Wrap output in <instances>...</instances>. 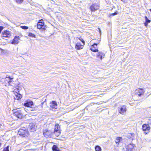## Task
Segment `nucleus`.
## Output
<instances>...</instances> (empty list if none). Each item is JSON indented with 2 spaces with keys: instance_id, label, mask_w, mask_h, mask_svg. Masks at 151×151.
I'll list each match as a JSON object with an SVG mask.
<instances>
[{
  "instance_id": "f257e3e1",
  "label": "nucleus",
  "mask_w": 151,
  "mask_h": 151,
  "mask_svg": "<svg viewBox=\"0 0 151 151\" xmlns=\"http://www.w3.org/2000/svg\"><path fill=\"white\" fill-rule=\"evenodd\" d=\"M24 105V106L29 107V110L31 111H36L38 109V106H33V103L31 101H26Z\"/></svg>"
},
{
  "instance_id": "f03ea898",
  "label": "nucleus",
  "mask_w": 151,
  "mask_h": 151,
  "mask_svg": "<svg viewBox=\"0 0 151 151\" xmlns=\"http://www.w3.org/2000/svg\"><path fill=\"white\" fill-rule=\"evenodd\" d=\"M24 129H20L18 132V134L23 137H28L29 135L28 131L24 128Z\"/></svg>"
},
{
  "instance_id": "7ed1b4c3",
  "label": "nucleus",
  "mask_w": 151,
  "mask_h": 151,
  "mask_svg": "<svg viewBox=\"0 0 151 151\" xmlns=\"http://www.w3.org/2000/svg\"><path fill=\"white\" fill-rule=\"evenodd\" d=\"M145 92V91L142 88H138L135 91V95L140 97L141 95H143Z\"/></svg>"
},
{
  "instance_id": "20e7f679",
  "label": "nucleus",
  "mask_w": 151,
  "mask_h": 151,
  "mask_svg": "<svg viewBox=\"0 0 151 151\" xmlns=\"http://www.w3.org/2000/svg\"><path fill=\"white\" fill-rule=\"evenodd\" d=\"M43 134L45 137H50L52 134H53V133L50 130L45 129L43 131Z\"/></svg>"
},
{
  "instance_id": "39448f33",
  "label": "nucleus",
  "mask_w": 151,
  "mask_h": 151,
  "mask_svg": "<svg viewBox=\"0 0 151 151\" xmlns=\"http://www.w3.org/2000/svg\"><path fill=\"white\" fill-rule=\"evenodd\" d=\"M150 128L148 124H144L142 126V130L146 133H148L150 129Z\"/></svg>"
},
{
  "instance_id": "423d86ee",
  "label": "nucleus",
  "mask_w": 151,
  "mask_h": 151,
  "mask_svg": "<svg viewBox=\"0 0 151 151\" xmlns=\"http://www.w3.org/2000/svg\"><path fill=\"white\" fill-rule=\"evenodd\" d=\"M118 111L121 114H124L126 111V106L124 105L119 107Z\"/></svg>"
},
{
  "instance_id": "0eeeda50",
  "label": "nucleus",
  "mask_w": 151,
  "mask_h": 151,
  "mask_svg": "<svg viewBox=\"0 0 151 151\" xmlns=\"http://www.w3.org/2000/svg\"><path fill=\"white\" fill-rule=\"evenodd\" d=\"M14 115L19 119H21L23 116L22 112L20 110H17L14 113Z\"/></svg>"
},
{
  "instance_id": "6e6552de",
  "label": "nucleus",
  "mask_w": 151,
  "mask_h": 151,
  "mask_svg": "<svg viewBox=\"0 0 151 151\" xmlns=\"http://www.w3.org/2000/svg\"><path fill=\"white\" fill-rule=\"evenodd\" d=\"M99 8V6L97 4H93L91 5L90 7V9L92 12H94L96 10L98 9Z\"/></svg>"
},
{
  "instance_id": "1a4fd4ad",
  "label": "nucleus",
  "mask_w": 151,
  "mask_h": 151,
  "mask_svg": "<svg viewBox=\"0 0 151 151\" xmlns=\"http://www.w3.org/2000/svg\"><path fill=\"white\" fill-rule=\"evenodd\" d=\"M37 128V126L34 124H30L29 125V129L30 132H34L35 131Z\"/></svg>"
},
{
  "instance_id": "9d476101",
  "label": "nucleus",
  "mask_w": 151,
  "mask_h": 151,
  "mask_svg": "<svg viewBox=\"0 0 151 151\" xmlns=\"http://www.w3.org/2000/svg\"><path fill=\"white\" fill-rule=\"evenodd\" d=\"M2 37H9L11 36V32L10 31L6 30L2 32Z\"/></svg>"
},
{
  "instance_id": "9b49d317",
  "label": "nucleus",
  "mask_w": 151,
  "mask_h": 151,
  "mask_svg": "<svg viewBox=\"0 0 151 151\" xmlns=\"http://www.w3.org/2000/svg\"><path fill=\"white\" fill-rule=\"evenodd\" d=\"M20 40L19 37L18 36H16L13 39L11 43L14 44H17L19 42V40Z\"/></svg>"
},
{
  "instance_id": "f8f14e48",
  "label": "nucleus",
  "mask_w": 151,
  "mask_h": 151,
  "mask_svg": "<svg viewBox=\"0 0 151 151\" xmlns=\"http://www.w3.org/2000/svg\"><path fill=\"white\" fill-rule=\"evenodd\" d=\"M90 50L93 52H97L98 50L97 48V44L96 43H94L92 45L90 48Z\"/></svg>"
},
{
  "instance_id": "ddd939ff",
  "label": "nucleus",
  "mask_w": 151,
  "mask_h": 151,
  "mask_svg": "<svg viewBox=\"0 0 151 151\" xmlns=\"http://www.w3.org/2000/svg\"><path fill=\"white\" fill-rule=\"evenodd\" d=\"M50 106L51 108L55 109H56L57 108V104L56 101H53L50 103Z\"/></svg>"
},
{
  "instance_id": "4468645a",
  "label": "nucleus",
  "mask_w": 151,
  "mask_h": 151,
  "mask_svg": "<svg viewBox=\"0 0 151 151\" xmlns=\"http://www.w3.org/2000/svg\"><path fill=\"white\" fill-rule=\"evenodd\" d=\"M44 24V22L42 20H40L39 22L37 24V28L38 29H40L41 28L42 26Z\"/></svg>"
},
{
  "instance_id": "2eb2a0df",
  "label": "nucleus",
  "mask_w": 151,
  "mask_h": 151,
  "mask_svg": "<svg viewBox=\"0 0 151 151\" xmlns=\"http://www.w3.org/2000/svg\"><path fill=\"white\" fill-rule=\"evenodd\" d=\"M83 47V45H82L80 42H78L76 44L75 46V48L78 50H79L82 49Z\"/></svg>"
},
{
  "instance_id": "dca6fc26",
  "label": "nucleus",
  "mask_w": 151,
  "mask_h": 151,
  "mask_svg": "<svg viewBox=\"0 0 151 151\" xmlns=\"http://www.w3.org/2000/svg\"><path fill=\"white\" fill-rule=\"evenodd\" d=\"M123 142V139L121 137H117L115 140V142L116 144H119Z\"/></svg>"
},
{
  "instance_id": "f3484780",
  "label": "nucleus",
  "mask_w": 151,
  "mask_h": 151,
  "mask_svg": "<svg viewBox=\"0 0 151 151\" xmlns=\"http://www.w3.org/2000/svg\"><path fill=\"white\" fill-rule=\"evenodd\" d=\"M22 97V96L21 94L17 93H16V94H15L14 99H15L19 100L20 99H21Z\"/></svg>"
},
{
  "instance_id": "a211bd4d",
  "label": "nucleus",
  "mask_w": 151,
  "mask_h": 151,
  "mask_svg": "<svg viewBox=\"0 0 151 151\" xmlns=\"http://www.w3.org/2000/svg\"><path fill=\"white\" fill-rule=\"evenodd\" d=\"M134 147V145L132 144H130L128 145L127 146V149L128 150L130 151H132V150Z\"/></svg>"
},
{
  "instance_id": "6ab92c4d",
  "label": "nucleus",
  "mask_w": 151,
  "mask_h": 151,
  "mask_svg": "<svg viewBox=\"0 0 151 151\" xmlns=\"http://www.w3.org/2000/svg\"><path fill=\"white\" fill-rule=\"evenodd\" d=\"M97 59L99 60H102V53L100 52H99L98 54L97 55Z\"/></svg>"
},
{
  "instance_id": "aec40b11",
  "label": "nucleus",
  "mask_w": 151,
  "mask_h": 151,
  "mask_svg": "<svg viewBox=\"0 0 151 151\" xmlns=\"http://www.w3.org/2000/svg\"><path fill=\"white\" fill-rule=\"evenodd\" d=\"M61 132L60 131H55L54 130L53 134H54L55 136L56 137L58 136L60 134Z\"/></svg>"
},
{
  "instance_id": "412c9836",
  "label": "nucleus",
  "mask_w": 151,
  "mask_h": 151,
  "mask_svg": "<svg viewBox=\"0 0 151 151\" xmlns=\"http://www.w3.org/2000/svg\"><path fill=\"white\" fill-rule=\"evenodd\" d=\"M60 128L59 125L58 124H56L55 125V128L54 130L55 131H60L59 128Z\"/></svg>"
},
{
  "instance_id": "4be33fe9",
  "label": "nucleus",
  "mask_w": 151,
  "mask_h": 151,
  "mask_svg": "<svg viewBox=\"0 0 151 151\" xmlns=\"http://www.w3.org/2000/svg\"><path fill=\"white\" fill-rule=\"evenodd\" d=\"M95 149L96 151H101V147L98 146H96Z\"/></svg>"
},
{
  "instance_id": "5701e85b",
  "label": "nucleus",
  "mask_w": 151,
  "mask_h": 151,
  "mask_svg": "<svg viewBox=\"0 0 151 151\" xmlns=\"http://www.w3.org/2000/svg\"><path fill=\"white\" fill-rule=\"evenodd\" d=\"M6 79L7 80L8 79V80L9 81H8V83H9L10 82H11V81L12 79V78L10 77H7L6 78Z\"/></svg>"
},
{
  "instance_id": "b1692460",
  "label": "nucleus",
  "mask_w": 151,
  "mask_h": 151,
  "mask_svg": "<svg viewBox=\"0 0 151 151\" xmlns=\"http://www.w3.org/2000/svg\"><path fill=\"white\" fill-rule=\"evenodd\" d=\"M145 18L146 21V22L147 23H150V20L146 16H145Z\"/></svg>"
},
{
  "instance_id": "393cba45",
  "label": "nucleus",
  "mask_w": 151,
  "mask_h": 151,
  "mask_svg": "<svg viewBox=\"0 0 151 151\" xmlns=\"http://www.w3.org/2000/svg\"><path fill=\"white\" fill-rule=\"evenodd\" d=\"M23 1V0H16V2L18 4H21Z\"/></svg>"
},
{
  "instance_id": "a878e982",
  "label": "nucleus",
  "mask_w": 151,
  "mask_h": 151,
  "mask_svg": "<svg viewBox=\"0 0 151 151\" xmlns=\"http://www.w3.org/2000/svg\"><path fill=\"white\" fill-rule=\"evenodd\" d=\"M20 27L22 29H27L28 28V27L25 26H22Z\"/></svg>"
},
{
  "instance_id": "bb28decb",
  "label": "nucleus",
  "mask_w": 151,
  "mask_h": 151,
  "mask_svg": "<svg viewBox=\"0 0 151 151\" xmlns=\"http://www.w3.org/2000/svg\"><path fill=\"white\" fill-rule=\"evenodd\" d=\"M118 14V12L117 11H115L114 13H112L110 14V16H114Z\"/></svg>"
},
{
  "instance_id": "cd10ccee",
  "label": "nucleus",
  "mask_w": 151,
  "mask_h": 151,
  "mask_svg": "<svg viewBox=\"0 0 151 151\" xmlns=\"http://www.w3.org/2000/svg\"><path fill=\"white\" fill-rule=\"evenodd\" d=\"M28 35L29 36L31 37H35V35L34 34H33L31 33H29V34Z\"/></svg>"
},
{
  "instance_id": "c85d7f7f",
  "label": "nucleus",
  "mask_w": 151,
  "mask_h": 151,
  "mask_svg": "<svg viewBox=\"0 0 151 151\" xmlns=\"http://www.w3.org/2000/svg\"><path fill=\"white\" fill-rule=\"evenodd\" d=\"M9 146H7L6 148H5L3 150V151H9Z\"/></svg>"
},
{
  "instance_id": "c756f323",
  "label": "nucleus",
  "mask_w": 151,
  "mask_h": 151,
  "mask_svg": "<svg viewBox=\"0 0 151 151\" xmlns=\"http://www.w3.org/2000/svg\"><path fill=\"white\" fill-rule=\"evenodd\" d=\"M79 39L80 40H81L83 43V45H84L85 42L83 40V39L81 37L79 38Z\"/></svg>"
},
{
  "instance_id": "7c9ffc66",
  "label": "nucleus",
  "mask_w": 151,
  "mask_h": 151,
  "mask_svg": "<svg viewBox=\"0 0 151 151\" xmlns=\"http://www.w3.org/2000/svg\"><path fill=\"white\" fill-rule=\"evenodd\" d=\"M21 83H19L17 86V89L18 90L20 89V88L21 87Z\"/></svg>"
},
{
  "instance_id": "2f4dec72",
  "label": "nucleus",
  "mask_w": 151,
  "mask_h": 151,
  "mask_svg": "<svg viewBox=\"0 0 151 151\" xmlns=\"http://www.w3.org/2000/svg\"><path fill=\"white\" fill-rule=\"evenodd\" d=\"M3 28V27L2 26H0V32H1Z\"/></svg>"
},
{
  "instance_id": "473e14b6",
  "label": "nucleus",
  "mask_w": 151,
  "mask_h": 151,
  "mask_svg": "<svg viewBox=\"0 0 151 151\" xmlns=\"http://www.w3.org/2000/svg\"><path fill=\"white\" fill-rule=\"evenodd\" d=\"M109 0H105L106 3L108 4L109 2Z\"/></svg>"
},
{
  "instance_id": "72a5a7b5",
  "label": "nucleus",
  "mask_w": 151,
  "mask_h": 151,
  "mask_svg": "<svg viewBox=\"0 0 151 151\" xmlns=\"http://www.w3.org/2000/svg\"><path fill=\"white\" fill-rule=\"evenodd\" d=\"M148 23H147V22H145V26H147V24Z\"/></svg>"
},
{
  "instance_id": "f704fd0d",
  "label": "nucleus",
  "mask_w": 151,
  "mask_h": 151,
  "mask_svg": "<svg viewBox=\"0 0 151 151\" xmlns=\"http://www.w3.org/2000/svg\"><path fill=\"white\" fill-rule=\"evenodd\" d=\"M99 30L100 33H101V31H100V29H99Z\"/></svg>"
},
{
  "instance_id": "c9c22d12",
  "label": "nucleus",
  "mask_w": 151,
  "mask_h": 151,
  "mask_svg": "<svg viewBox=\"0 0 151 151\" xmlns=\"http://www.w3.org/2000/svg\"><path fill=\"white\" fill-rule=\"evenodd\" d=\"M1 143L0 142V147H1Z\"/></svg>"
},
{
  "instance_id": "e433bc0d",
  "label": "nucleus",
  "mask_w": 151,
  "mask_h": 151,
  "mask_svg": "<svg viewBox=\"0 0 151 151\" xmlns=\"http://www.w3.org/2000/svg\"><path fill=\"white\" fill-rule=\"evenodd\" d=\"M149 10L150 11V12H151V9H150Z\"/></svg>"
},
{
  "instance_id": "4c0bfd02",
  "label": "nucleus",
  "mask_w": 151,
  "mask_h": 151,
  "mask_svg": "<svg viewBox=\"0 0 151 151\" xmlns=\"http://www.w3.org/2000/svg\"><path fill=\"white\" fill-rule=\"evenodd\" d=\"M1 125L0 124V127H1Z\"/></svg>"
},
{
  "instance_id": "58836bf2",
  "label": "nucleus",
  "mask_w": 151,
  "mask_h": 151,
  "mask_svg": "<svg viewBox=\"0 0 151 151\" xmlns=\"http://www.w3.org/2000/svg\"><path fill=\"white\" fill-rule=\"evenodd\" d=\"M120 0L121 1H123V0Z\"/></svg>"
}]
</instances>
